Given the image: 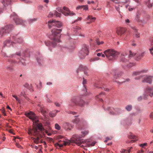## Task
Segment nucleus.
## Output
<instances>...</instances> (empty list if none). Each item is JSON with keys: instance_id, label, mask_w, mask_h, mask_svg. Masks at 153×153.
<instances>
[{"instance_id": "obj_3", "label": "nucleus", "mask_w": 153, "mask_h": 153, "mask_svg": "<svg viewBox=\"0 0 153 153\" xmlns=\"http://www.w3.org/2000/svg\"><path fill=\"white\" fill-rule=\"evenodd\" d=\"M108 60L113 61L116 60L120 54V52L113 49H108L103 52Z\"/></svg>"}, {"instance_id": "obj_37", "label": "nucleus", "mask_w": 153, "mask_h": 153, "mask_svg": "<svg viewBox=\"0 0 153 153\" xmlns=\"http://www.w3.org/2000/svg\"><path fill=\"white\" fill-rule=\"evenodd\" d=\"M37 61L38 63L39 64H40V61H41L42 60V57L40 56V55L39 54V56L36 57Z\"/></svg>"}, {"instance_id": "obj_57", "label": "nucleus", "mask_w": 153, "mask_h": 153, "mask_svg": "<svg viewBox=\"0 0 153 153\" xmlns=\"http://www.w3.org/2000/svg\"><path fill=\"white\" fill-rule=\"evenodd\" d=\"M45 97L46 98H47V102H51V101L50 99H49L48 97V96L47 94L46 95Z\"/></svg>"}, {"instance_id": "obj_47", "label": "nucleus", "mask_w": 153, "mask_h": 153, "mask_svg": "<svg viewBox=\"0 0 153 153\" xmlns=\"http://www.w3.org/2000/svg\"><path fill=\"white\" fill-rule=\"evenodd\" d=\"M105 95L104 93L103 92H101L100 93L99 95H97L96 96V97L97 98H100V97H102L103 96H104Z\"/></svg>"}, {"instance_id": "obj_17", "label": "nucleus", "mask_w": 153, "mask_h": 153, "mask_svg": "<svg viewBox=\"0 0 153 153\" xmlns=\"http://www.w3.org/2000/svg\"><path fill=\"white\" fill-rule=\"evenodd\" d=\"M38 109L40 111L42 114L45 117H46V109L43 106V105L39 103L38 104Z\"/></svg>"}, {"instance_id": "obj_51", "label": "nucleus", "mask_w": 153, "mask_h": 153, "mask_svg": "<svg viewBox=\"0 0 153 153\" xmlns=\"http://www.w3.org/2000/svg\"><path fill=\"white\" fill-rule=\"evenodd\" d=\"M136 19L138 22H140V19L139 16L137 14L136 16Z\"/></svg>"}, {"instance_id": "obj_35", "label": "nucleus", "mask_w": 153, "mask_h": 153, "mask_svg": "<svg viewBox=\"0 0 153 153\" xmlns=\"http://www.w3.org/2000/svg\"><path fill=\"white\" fill-rule=\"evenodd\" d=\"M37 20V18H33L32 19H28V22L29 24H30L36 21Z\"/></svg>"}, {"instance_id": "obj_52", "label": "nucleus", "mask_w": 153, "mask_h": 153, "mask_svg": "<svg viewBox=\"0 0 153 153\" xmlns=\"http://www.w3.org/2000/svg\"><path fill=\"white\" fill-rule=\"evenodd\" d=\"M83 7V5H79V6H78L76 7V10H78L81 9H82Z\"/></svg>"}, {"instance_id": "obj_30", "label": "nucleus", "mask_w": 153, "mask_h": 153, "mask_svg": "<svg viewBox=\"0 0 153 153\" xmlns=\"http://www.w3.org/2000/svg\"><path fill=\"white\" fill-rule=\"evenodd\" d=\"M87 20H90V22H87V23H90L91 22H93L96 20V18L93 17L91 16H89L86 18Z\"/></svg>"}, {"instance_id": "obj_42", "label": "nucleus", "mask_w": 153, "mask_h": 153, "mask_svg": "<svg viewBox=\"0 0 153 153\" xmlns=\"http://www.w3.org/2000/svg\"><path fill=\"white\" fill-rule=\"evenodd\" d=\"M20 96H23L25 98H26L27 97L26 94L25 92L24 91H22L21 92Z\"/></svg>"}, {"instance_id": "obj_26", "label": "nucleus", "mask_w": 153, "mask_h": 153, "mask_svg": "<svg viewBox=\"0 0 153 153\" xmlns=\"http://www.w3.org/2000/svg\"><path fill=\"white\" fill-rule=\"evenodd\" d=\"M125 29L123 28L119 27L117 29L116 32L118 35H121L125 32Z\"/></svg>"}, {"instance_id": "obj_61", "label": "nucleus", "mask_w": 153, "mask_h": 153, "mask_svg": "<svg viewBox=\"0 0 153 153\" xmlns=\"http://www.w3.org/2000/svg\"><path fill=\"white\" fill-rule=\"evenodd\" d=\"M80 29V28L79 27H75L74 28V29L75 30H76V32H77V31H78V30Z\"/></svg>"}, {"instance_id": "obj_41", "label": "nucleus", "mask_w": 153, "mask_h": 153, "mask_svg": "<svg viewBox=\"0 0 153 153\" xmlns=\"http://www.w3.org/2000/svg\"><path fill=\"white\" fill-rule=\"evenodd\" d=\"M31 138L33 140L34 142L36 144H38L39 143V137H37L36 139L33 137H32Z\"/></svg>"}, {"instance_id": "obj_59", "label": "nucleus", "mask_w": 153, "mask_h": 153, "mask_svg": "<svg viewBox=\"0 0 153 153\" xmlns=\"http://www.w3.org/2000/svg\"><path fill=\"white\" fill-rule=\"evenodd\" d=\"M115 8L117 10L120 12V8L119 7V6H115Z\"/></svg>"}, {"instance_id": "obj_4", "label": "nucleus", "mask_w": 153, "mask_h": 153, "mask_svg": "<svg viewBox=\"0 0 153 153\" xmlns=\"http://www.w3.org/2000/svg\"><path fill=\"white\" fill-rule=\"evenodd\" d=\"M12 39L13 41H12L10 39L6 40L4 42V46L10 47L11 45L13 46L16 43H21L23 42L22 38L20 37L18 34L13 36Z\"/></svg>"}, {"instance_id": "obj_7", "label": "nucleus", "mask_w": 153, "mask_h": 153, "mask_svg": "<svg viewBox=\"0 0 153 153\" xmlns=\"http://www.w3.org/2000/svg\"><path fill=\"white\" fill-rule=\"evenodd\" d=\"M148 96L151 97L153 96V86L152 87H147L146 88L143 94V97L142 96H140L137 98V100L138 101H141L142 99L146 100L147 99Z\"/></svg>"}, {"instance_id": "obj_39", "label": "nucleus", "mask_w": 153, "mask_h": 153, "mask_svg": "<svg viewBox=\"0 0 153 153\" xmlns=\"http://www.w3.org/2000/svg\"><path fill=\"white\" fill-rule=\"evenodd\" d=\"M83 82H82V84L83 85V87L84 88V90H83V91H86V86H85V84H86V80L85 79H84V78H83Z\"/></svg>"}, {"instance_id": "obj_38", "label": "nucleus", "mask_w": 153, "mask_h": 153, "mask_svg": "<svg viewBox=\"0 0 153 153\" xmlns=\"http://www.w3.org/2000/svg\"><path fill=\"white\" fill-rule=\"evenodd\" d=\"M12 97L14 98L19 103H20L21 102V101L20 99L17 96L15 95H12Z\"/></svg>"}, {"instance_id": "obj_50", "label": "nucleus", "mask_w": 153, "mask_h": 153, "mask_svg": "<svg viewBox=\"0 0 153 153\" xmlns=\"http://www.w3.org/2000/svg\"><path fill=\"white\" fill-rule=\"evenodd\" d=\"M99 59V58L98 57H96L93 59L90 60V62H93L95 61L98 60Z\"/></svg>"}, {"instance_id": "obj_8", "label": "nucleus", "mask_w": 153, "mask_h": 153, "mask_svg": "<svg viewBox=\"0 0 153 153\" xmlns=\"http://www.w3.org/2000/svg\"><path fill=\"white\" fill-rule=\"evenodd\" d=\"M89 46L88 45L83 44L82 45L81 50L79 51L78 56L82 59H84L88 55L89 53Z\"/></svg>"}, {"instance_id": "obj_13", "label": "nucleus", "mask_w": 153, "mask_h": 153, "mask_svg": "<svg viewBox=\"0 0 153 153\" xmlns=\"http://www.w3.org/2000/svg\"><path fill=\"white\" fill-rule=\"evenodd\" d=\"M152 76H148L147 75H143V82H146L149 84L152 83Z\"/></svg>"}, {"instance_id": "obj_55", "label": "nucleus", "mask_w": 153, "mask_h": 153, "mask_svg": "<svg viewBox=\"0 0 153 153\" xmlns=\"http://www.w3.org/2000/svg\"><path fill=\"white\" fill-rule=\"evenodd\" d=\"M142 78L143 79V76L141 75L135 78V79L136 80H139Z\"/></svg>"}, {"instance_id": "obj_12", "label": "nucleus", "mask_w": 153, "mask_h": 153, "mask_svg": "<svg viewBox=\"0 0 153 153\" xmlns=\"http://www.w3.org/2000/svg\"><path fill=\"white\" fill-rule=\"evenodd\" d=\"M77 96H74L68 102V105L70 107H73L77 106Z\"/></svg>"}, {"instance_id": "obj_63", "label": "nucleus", "mask_w": 153, "mask_h": 153, "mask_svg": "<svg viewBox=\"0 0 153 153\" xmlns=\"http://www.w3.org/2000/svg\"><path fill=\"white\" fill-rule=\"evenodd\" d=\"M125 22L126 23L128 24L130 23V21L128 19H127L125 20Z\"/></svg>"}, {"instance_id": "obj_53", "label": "nucleus", "mask_w": 153, "mask_h": 153, "mask_svg": "<svg viewBox=\"0 0 153 153\" xmlns=\"http://www.w3.org/2000/svg\"><path fill=\"white\" fill-rule=\"evenodd\" d=\"M56 115V113H50L49 114L50 116L51 117H54Z\"/></svg>"}, {"instance_id": "obj_25", "label": "nucleus", "mask_w": 153, "mask_h": 153, "mask_svg": "<svg viewBox=\"0 0 153 153\" xmlns=\"http://www.w3.org/2000/svg\"><path fill=\"white\" fill-rule=\"evenodd\" d=\"M116 3H122L123 4L128 3L129 0H111Z\"/></svg>"}, {"instance_id": "obj_45", "label": "nucleus", "mask_w": 153, "mask_h": 153, "mask_svg": "<svg viewBox=\"0 0 153 153\" xmlns=\"http://www.w3.org/2000/svg\"><path fill=\"white\" fill-rule=\"evenodd\" d=\"M6 68L8 70L10 71H13V67L12 66H7L6 67Z\"/></svg>"}, {"instance_id": "obj_20", "label": "nucleus", "mask_w": 153, "mask_h": 153, "mask_svg": "<svg viewBox=\"0 0 153 153\" xmlns=\"http://www.w3.org/2000/svg\"><path fill=\"white\" fill-rule=\"evenodd\" d=\"M61 15V14L60 13L56 11H54L53 12H50L48 16V17H51L54 16L57 17H60Z\"/></svg>"}, {"instance_id": "obj_49", "label": "nucleus", "mask_w": 153, "mask_h": 153, "mask_svg": "<svg viewBox=\"0 0 153 153\" xmlns=\"http://www.w3.org/2000/svg\"><path fill=\"white\" fill-rule=\"evenodd\" d=\"M83 10H86L88 9V5H83Z\"/></svg>"}, {"instance_id": "obj_48", "label": "nucleus", "mask_w": 153, "mask_h": 153, "mask_svg": "<svg viewBox=\"0 0 153 153\" xmlns=\"http://www.w3.org/2000/svg\"><path fill=\"white\" fill-rule=\"evenodd\" d=\"M75 48V46L73 43L72 44L71 46H70L68 47V48L70 50L74 49Z\"/></svg>"}, {"instance_id": "obj_64", "label": "nucleus", "mask_w": 153, "mask_h": 153, "mask_svg": "<svg viewBox=\"0 0 153 153\" xmlns=\"http://www.w3.org/2000/svg\"><path fill=\"white\" fill-rule=\"evenodd\" d=\"M149 116L150 117L151 119H153V112H152L151 114L150 115H149Z\"/></svg>"}, {"instance_id": "obj_1", "label": "nucleus", "mask_w": 153, "mask_h": 153, "mask_svg": "<svg viewBox=\"0 0 153 153\" xmlns=\"http://www.w3.org/2000/svg\"><path fill=\"white\" fill-rule=\"evenodd\" d=\"M48 23V27L50 28H51L53 26H54L55 27L51 30V32L52 36L53 37V38L49 37L50 39L53 40V42H51L49 41H45V42L46 45L49 47V49L51 51V47H55L57 43L60 41V33L62 30L61 29L57 28V27L58 28H60L62 26V22L59 21H55L53 20H49Z\"/></svg>"}, {"instance_id": "obj_36", "label": "nucleus", "mask_w": 153, "mask_h": 153, "mask_svg": "<svg viewBox=\"0 0 153 153\" xmlns=\"http://www.w3.org/2000/svg\"><path fill=\"white\" fill-rule=\"evenodd\" d=\"M136 54V53H134L130 51H129V55L128 56V57L129 58L135 56Z\"/></svg>"}, {"instance_id": "obj_31", "label": "nucleus", "mask_w": 153, "mask_h": 153, "mask_svg": "<svg viewBox=\"0 0 153 153\" xmlns=\"http://www.w3.org/2000/svg\"><path fill=\"white\" fill-rule=\"evenodd\" d=\"M135 63H131L130 62L129 64L127 65L126 66H124L123 67L125 69H126V67L128 68H130L132 66L135 65Z\"/></svg>"}, {"instance_id": "obj_33", "label": "nucleus", "mask_w": 153, "mask_h": 153, "mask_svg": "<svg viewBox=\"0 0 153 153\" xmlns=\"http://www.w3.org/2000/svg\"><path fill=\"white\" fill-rule=\"evenodd\" d=\"M132 108V106L131 105H126L125 107V109L128 111H130Z\"/></svg>"}, {"instance_id": "obj_46", "label": "nucleus", "mask_w": 153, "mask_h": 153, "mask_svg": "<svg viewBox=\"0 0 153 153\" xmlns=\"http://www.w3.org/2000/svg\"><path fill=\"white\" fill-rule=\"evenodd\" d=\"M55 128L57 130H60L61 128L60 126L57 123H56L55 125Z\"/></svg>"}, {"instance_id": "obj_29", "label": "nucleus", "mask_w": 153, "mask_h": 153, "mask_svg": "<svg viewBox=\"0 0 153 153\" xmlns=\"http://www.w3.org/2000/svg\"><path fill=\"white\" fill-rule=\"evenodd\" d=\"M150 45L152 47L150 48L149 50L150 51V53L153 56V39H150Z\"/></svg>"}, {"instance_id": "obj_9", "label": "nucleus", "mask_w": 153, "mask_h": 153, "mask_svg": "<svg viewBox=\"0 0 153 153\" xmlns=\"http://www.w3.org/2000/svg\"><path fill=\"white\" fill-rule=\"evenodd\" d=\"M12 25H7L0 29V37H1L8 34L13 28Z\"/></svg>"}, {"instance_id": "obj_62", "label": "nucleus", "mask_w": 153, "mask_h": 153, "mask_svg": "<svg viewBox=\"0 0 153 153\" xmlns=\"http://www.w3.org/2000/svg\"><path fill=\"white\" fill-rule=\"evenodd\" d=\"M95 143H96L95 142H92L91 144H89V146H93L95 145Z\"/></svg>"}, {"instance_id": "obj_2", "label": "nucleus", "mask_w": 153, "mask_h": 153, "mask_svg": "<svg viewBox=\"0 0 153 153\" xmlns=\"http://www.w3.org/2000/svg\"><path fill=\"white\" fill-rule=\"evenodd\" d=\"M25 114L30 119L33 121V126L32 130H29L28 131L29 134L34 136L38 135L40 133L38 130L41 132H42L44 130V128L42 123H38L39 120L38 119L37 117L34 113L30 111L29 112L25 113Z\"/></svg>"}, {"instance_id": "obj_34", "label": "nucleus", "mask_w": 153, "mask_h": 153, "mask_svg": "<svg viewBox=\"0 0 153 153\" xmlns=\"http://www.w3.org/2000/svg\"><path fill=\"white\" fill-rule=\"evenodd\" d=\"M95 87H96L97 88H101L102 89H103L105 91H108L109 90V89L107 88H104V87H100L99 86V85L96 84L95 85Z\"/></svg>"}, {"instance_id": "obj_15", "label": "nucleus", "mask_w": 153, "mask_h": 153, "mask_svg": "<svg viewBox=\"0 0 153 153\" xmlns=\"http://www.w3.org/2000/svg\"><path fill=\"white\" fill-rule=\"evenodd\" d=\"M88 69V68L87 66L81 64L79 65L77 70L76 71L78 73L79 71H82L84 72V74L85 75H87L88 73L86 71Z\"/></svg>"}, {"instance_id": "obj_24", "label": "nucleus", "mask_w": 153, "mask_h": 153, "mask_svg": "<svg viewBox=\"0 0 153 153\" xmlns=\"http://www.w3.org/2000/svg\"><path fill=\"white\" fill-rule=\"evenodd\" d=\"M75 117H76V118L72 120V123L76 125H79L81 123L80 119L78 117V116H75Z\"/></svg>"}, {"instance_id": "obj_11", "label": "nucleus", "mask_w": 153, "mask_h": 153, "mask_svg": "<svg viewBox=\"0 0 153 153\" xmlns=\"http://www.w3.org/2000/svg\"><path fill=\"white\" fill-rule=\"evenodd\" d=\"M11 18L13 19L17 25H21L25 26L27 24L26 22L24 21L21 19L15 13H13V14L11 15Z\"/></svg>"}, {"instance_id": "obj_58", "label": "nucleus", "mask_w": 153, "mask_h": 153, "mask_svg": "<svg viewBox=\"0 0 153 153\" xmlns=\"http://www.w3.org/2000/svg\"><path fill=\"white\" fill-rule=\"evenodd\" d=\"M82 17H79V18H78L77 19L75 20L74 22V23H75V22L78 21H80L82 20Z\"/></svg>"}, {"instance_id": "obj_22", "label": "nucleus", "mask_w": 153, "mask_h": 153, "mask_svg": "<svg viewBox=\"0 0 153 153\" xmlns=\"http://www.w3.org/2000/svg\"><path fill=\"white\" fill-rule=\"evenodd\" d=\"M144 3L149 8H151L153 4V0H147L144 1Z\"/></svg>"}, {"instance_id": "obj_23", "label": "nucleus", "mask_w": 153, "mask_h": 153, "mask_svg": "<svg viewBox=\"0 0 153 153\" xmlns=\"http://www.w3.org/2000/svg\"><path fill=\"white\" fill-rule=\"evenodd\" d=\"M125 55L123 54H121L120 58V62L126 64L128 62V60L126 59L125 56H126V54H125Z\"/></svg>"}, {"instance_id": "obj_6", "label": "nucleus", "mask_w": 153, "mask_h": 153, "mask_svg": "<svg viewBox=\"0 0 153 153\" xmlns=\"http://www.w3.org/2000/svg\"><path fill=\"white\" fill-rule=\"evenodd\" d=\"M21 55V53L20 52H16V54H13L11 55L9 57L13 58V59H9L8 61L10 63L12 64H18L19 65H25V60L23 59H18L17 60L15 59L19 57Z\"/></svg>"}, {"instance_id": "obj_32", "label": "nucleus", "mask_w": 153, "mask_h": 153, "mask_svg": "<svg viewBox=\"0 0 153 153\" xmlns=\"http://www.w3.org/2000/svg\"><path fill=\"white\" fill-rule=\"evenodd\" d=\"M128 138L130 139L135 138L136 136L132 133L130 132L128 134Z\"/></svg>"}, {"instance_id": "obj_28", "label": "nucleus", "mask_w": 153, "mask_h": 153, "mask_svg": "<svg viewBox=\"0 0 153 153\" xmlns=\"http://www.w3.org/2000/svg\"><path fill=\"white\" fill-rule=\"evenodd\" d=\"M11 1V0H2V3L4 7H6L9 4H10Z\"/></svg>"}, {"instance_id": "obj_60", "label": "nucleus", "mask_w": 153, "mask_h": 153, "mask_svg": "<svg viewBox=\"0 0 153 153\" xmlns=\"http://www.w3.org/2000/svg\"><path fill=\"white\" fill-rule=\"evenodd\" d=\"M144 54L145 52H143L141 53L139 55L141 57L143 58L144 56Z\"/></svg>"}, {"instance_id": "obj_5", "label": "nucleus", "mask_w": 153, "mask_h": 153, "mask_svg": "<svg viewBox=\"0 0 153 153\" xmlns=\"http://www.w3.org/2000/svg\"><path fill=\"white\" fill-rule=\"evenodd\" d=\"M88 132V131H85L82 132V133L83 134V136H82L77 134H74L71 138V140L77 145L80 146L83 142V140L82 138L87 134Z\"/></svg>"}, {"instance_id": "obj_21", "label": "nucleus", "mask_w": 153, "mask_h": 153, "mask_svg": "<svg viewBox=\"0 0 153 153\" xmlns=\"http://www.w3.org/2000/svg\"><path fill=\"white\" fill-rule=\"evenodd\" d=\"M71 142H73L71 140H71H66V141H63V143L62 144H59L58 143H56V145H57L59 147H62L63 146V145L66 146L68 144H70Z\"/></svg>"}, {"instance_id": "obj_40", "label": "nucleus", "mask_w": 153, "mask_h": 153, "mask_svg": "<svg viewBox=\"0 0 153 153\" xmlns=\"http://www.w3.org/2000/svg\"><path fill=\"white\" fill-rule=\"evenodd\" d=\"M112 74L114 76V79H118L120 76H121L120 75H118L117 74H116V73H113Z\"/></svg>"}, {"instance_id": "obj_10", "label": "nucleus", "mask_w": 153, "mask_h": 153, "mask_svg": "<svg viewBox=\"0 0 153 153\" xmlns=\"http://www.w3.org/2000/svg\"><path fill=\"white\" fill-rule=\"evenodd\" d=\"M56 10L58 11L62 12L65 16H72L75 15L73 11H70L68 8L65 7H64L63 8L58 7Z\"/></svg>"}, {"instance_id": "obj_14", "label": "nucleus", "mask_w": 153, "mask_h": 153, "mask_svg": "<svg viewBox=\"0 0 153 153\" xmlns=\"http://www.w3.org/2000/svg\"><path fill=\"white\" fill-rule=\"evenodd\" d=\"M133 30V36L134 38H138L140 37V33L138 32V30L135 26H133L131 27Z\"/></svg>"}, {"instance_id": "obj_54", "label": "nucleus", "mask_w": 153, "mask_h": 153, "mask_svg": "<svg viewBox=\"0 0 153 153\" xmlns=\"http://www.w3.org/2000/svg\"><path fill=\"white\" fill-rule=\"evenodd\" d=\"M147 145V143H142L139 145V146L142 147H143L145 146H146Z\"/></svg>"}, {"instance_id": "obj_16", "label": "nucleus", "mask_w": 153, "mask_h": 153, "mask_svg": "<svg viewBox=\"0 0 153 153\" xmlns=\"http://www.w3.org/2000/svg\"><path fill=\"white\" fill-rule=\"evenodd\" d=\"M73 125L69 123H65L63 124V127L66 131L71 130L73 128Z\"/></svg>"}, {"instance_id": "obj_43", "label": "nucleus", "mask_w": 153, "mask_h": 153, "mask_svg": "<svg viewBox=\"0 0 153 153\" xmlns=\"http://www.w3.org/2000/svg\"><path fill=\"white\" fill-rule=\"evenodd\" d=\"M129 81H130L129 79L127 78V79H126L125 80H124V81H122L120 82H119L117 81H115V82H117L118 83H119L120 84H122V83H123V82H128Z\"/></svg>"}, {"instance_id": "obj_18", "label": "nucleus", "mask_w": 153, "mask_h": 153, "mask_svg": "<svg viewBox=\"0 0 153 153\" xmlns=\"http://www.w3.org/2000/svg\"><path fill=\"white\" fill-rule=\"evenodd\" d=\"M114 112L110 111L109 114L112 115H118L122 113L121 110L120 108H116L114 109Z\"/></svg>"}, {"instance_id": "obj_44", "label": "nucleus", "mask_w": 153, "mask_h": 153, "mask_svg": "<svg viewBox=\"0 0 153 153\" xmlns=\"http://www.w3.org/2000/svg\"><path fill=\"white\" fill-rule=\"evenodd\" d=\"M68 37L67 38L68 40L71 42H73V41L74 40V38H72L70 37V35L68 33Z\"/></svg>"}, {"instance_id": "obj_19", "label": "nucleus", "mask_w": 153, "mask_h": 153, "mask_svg": "<svg viewBox=\"0 0 153 153\" xmlns=\"http://www.w3.org/2000/svg\"><path fill=\"white\" fill-rule=\"evenodd\" d=\"M77 98L78 99L77 101V106L82 107L85 105L86 102L81 97L77 96Z\"/></svg>"}, {"instance_id": "obj_56", "label": "nucleus", "mask_w": 153, "mask_h": 153, "mask_svg": "<svg viewBox=\"0 0 153 153\" xmlns=\"http://www.w3.org/2000/svg\"><path fill=\"white\" fill-rule=\"evenodd\" d=\"M142 58V57L140 56L139 55L136 57V60L138 61L140 60Z\"/></svg>"}, {"instance_id": "obj_27", "label": "nucleus", "mask_w": 153, "mask_h": 153, "mask_svg": "<svg viewBox=\"0 0 153 153\" xmlns=\"http://www.w3.org/2000/svg\"><path fill=\"white\" fill-rule=\"evenodd\" d=\"M147 71V70H143L140 71H135L133 72L132 73V75L133 76H136L137 75H139L141 73H146Z\"/></svg>"}]
</instances>
